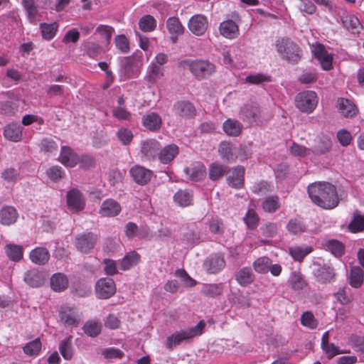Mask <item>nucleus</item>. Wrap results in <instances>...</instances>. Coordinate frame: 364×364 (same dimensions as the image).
<instances>
[{
	"label": "nucleus",
	"instance_id": "obj_1",
	"mask_svg": "<svg viewBox=\"0 0 364 364\" xmlns=\"http://www.w3.org/2000/svg\"><path fill=\"white\" fill-rule=\"evenodd\" d=\"M308 193L312 202L323 209H333L339 202L336 187L328 182L309 185Z\"/></svg>",
	"mask_w": 364,
	"mask_h": 364
},
{
	"label": "nucleus",
	"instance_id": "obj_2",
	"mask_svg": "<svg viewBox=\"0 0 364 364\" xmlns=\"http://www.w3.org/2000/svg\"><path fill=\"white\" fill-rule=\"evenodd\" d=\"M206 324L204 321H200L193 327L186 330L176 331L168 336L165 342V346L170 350H172L176 346L180 345L183 341H187L196 336H200Z\"/></svg>",
	"mask_w": 364,
	"mask_h": 364
},
{
	"label": "nucleus",
	"instance_id": "obj_3",
	"mask_svg": "<svg viewBox=\"0 0 364 364\" xmlns=\"http://www.w3.org/2000/svg\"><path fill=\"white\" fill-rule=\"evenodd\" d=\"M275 47L280 57L290 63H297L302 57L299 46L288 38L278 39Z\"/></svg>",
	"mask_w": 364,
	"mask_h": 364
},
{
	"label": "nucleus",
	"instance_id": "obj_4",
	"mask_svg": "<svg viewBox=\"0 0 364 364\" xmlns=\"http://www.w3.org/2000/svg\"><path fill=\"white\" fill-rule=\"evenodd\" d=\"M181 65L183 68H188L198 80L206 79L215 72V65L205 60H185L181 62Z\"/></svg>",
	"mask_w": 364,
	"mask_h": 364
},
{
	"label": "nucleus",
	"instance_id": "obj_5",
	"mask_svg": "<svg viewBox=\"0 0 364 364\" xmlns=\"http://www.w3.org/2000/svg\"><path fill=\"white\" fill-rule=\"evenodd\" d=\"M318 104L317 94L312 90L298 93L295 98L296 107L302 112H312Z\"/></svg>",
	"mask_w": 364,
	"mask_h": 364
},
{
	"label": "nucleus",
	"instance_id": "obj_6",
	"mask_svg": "<svg viewBox=\"0 0 364 364\" xmlns=\"http://www.w3.org/2000/svg\"><path fill=\"white\" fill-rule=\"evenodd\" d=\"M261 117V109L257 102L245 104L240 109V118L250 125L256 122Z\"/></svg>",
	"mask_w": 364,
	"mask_h": 364
},
{
	"label": "nucleus",
	"instance_id": "obj_7",
	"mask_svg": "<svg viewBox=\"0 0 364 364\" xmlns=\"http://www.w3.org/2000/svg\"><path fill=\"white\" fill-rule=\"evenodd\" d=\"M66 199L68 208L71 212L77 213L85 208V199L79 190L73 188L68 191Z\"/></svg>",
	"mask_w": 364,
	"mask_h": 364
},
{
	"label": "nucleus",
	"instance_id": "obj_8",
	"mask_svg": "<svg viewBox=\"0 0 364 364\" xmlns=\"http://www.w3.org/2000/svg\"><path fill=\"white\" fill-rule=\"evenodd\" d=\"M140 69V62L134 57H127L124 60L120 71V77L123 80L136 77Z\"/></svg>",
	"mask_w": 364,
	"mask_h": 364
},
{
	"label": "nucleus",
	"instance_id": "obj_9",
	"mask_svg": "<svg viewBox=\"0 0 364 364\" xmlns=\"http://www.w3.org/2000/svg\"><path fill=\"white\" fill-rule=\"evenodd\" d=\"M97 296L100 299H107L116 291L114 281L111 278H102L97 281L95 286Z\"/></svg>",
	"mask_w": 364,
	"mask_h": 364
},
{
	"label": "nucleus",
	"instance_id": "obj_10",
	"mask_svg": "<svg viewBox=\"0 0 364 364\" xmlns=\"http://www.w3.org/2000/svg\"><path fill=\"white\" fill-rule=\"evenodd\" d=\"M208 26V19L206 16L202 14L193 16L188 23V27L191 33L198 36L203 35L207 31Z\"/></svg>",
	"mask_w": 364,
	"mask_h": 364
},
{
	"label": "nucleus",
	"instance_id": "obj_11",
	"mask_svg": "<svg viewBox=\"0 0 364 364\" xmlns=\"http://www.w3.org/2000/svg\"><path fill=\"white\" fill-rule=\"evenodd\" d=\"M159 144L155 139H146L141 141L140 156L142 161L154 159L158 154Z\"/></svg>",
	"mask_w": 364,
	"mask_h": 364
},
{
	"label": "nucleus",
	"instance_id": "obj_12",
	"mask_svg": "<svg viewBox=\"0 0 364 364\" xmlns=\"http://www.w3.org/2000/svg\"><path fill=\"white\" fill-rule=\"evenodd\" d=\"M97 240V236L95 234L91 232L82 234L76 237L75 246L81 252L87 253L94 248Z\"/></svg>",
	"mask_w": 364,
	"mask_h": 364
},
{
	"label": "nucleus",
	"instance_id": "obj_13",
	"mask_svg": "<svg viewBox=\"0 0 364 364\" xmlns=\"http://www.w3.org/2000/svg\"><path fill=\"white\" fill-rule=\"evenodd\" d=\"M314 276L316 280L321 284H328L334 282L336 277L335 270L328 265H318L314 270Z\"/></svg>",
	"mask_w": 364,
	"mask_h": 364
},
{
	"label": "nucleus",
	"instance_id": "obj_14",
	"mask_svg": "<svg viewBox=\"0 0 364 364\" xmlns=\"http://www.w3.org/2000/svg\"><path fill=\"white\" fill-rule=\"evenodd\" d=\"M175 114L182 118L191 119L196 115V109L193 104L187 100L176 102L173 105Z\"/></svg>",
	"mask_w": 364,
	"mask_h": 364
},
{
	"label": "nucleus",
	"instance_id": "obj_15",
	"mask_svg": "<svg viewBox=\"0 0 364 364\" xmlns=\"http://www.w3.org/2000/svg\"><path fill=\"white\" fill-rule=\"evenodd\" d=\"M60 320L67 326H77L80 321L79 312L73 307L63 306L60 311Z\"/></svg>",
	"mask_w": 364,
	"mask_h": 364
},
{
	"label": "nucleus",
	"instance_id": "obj_16",
	"mask_svg": "<svg viewBox=\"0 0 364 364\" xmlns=\"http://www.w3.org/2000/svg\"><path fill=\"white\" fill-rule=\"evenodd\" d=\"M203 266L209 274H217L225 267V261L222 255L215 254L208 257Z\"/></svg>",
	"mask_w": 364,
	"mask_h": 364
},
{
	"label": "nucleus",
	"instance_id": "obj_17",
	"mask_svg": "<svg viewBox=\"0 0 364 364\" xmlns=\"http://www.w3.org/2000/svg\"><path fill=\"white\" fill-rule=\"evenodd\" d=\"M245 171V168L242 166H237L234 168L231 174L228 176L226 179L228 186L235 189L243 188Z\"/></svg>",
	"mask_w": 364,
	"mask_h": 364
},
{
	"label": "nucleus",
	"instance_id": "obj_18",
	"mask_svg": "<svg viewBox=\"0 0 364 364\" xmlns=\"http://www.w3.org/2000/svg\"><path fill=\"white\" fill-rule=\"evenodd\" d=\"M122 210L121 205L116 200L109 198L101 204L99 213L103 217H114Z\"/></svg>",
	"mask_w": 364,
	"mask_h": 364
},
{
	"label": "nucleus",
	"instance_id": "obj_19",
	"mask_svg": "<svg viewBox=\"0 0 364 364\" xmlns=\"http://www.w3.org/2000/svg\"><path fill=\"white\" fill-rule=\"evenodd\" d=\"M337 104L340 114L346 118L354 117L358 114L357 107L348 99L338 98Z\"/></svg>",
	"mask_w": 364,
	"mask_h": 364
},
{
	"label": "nucleus",
	"instance_id": "obj_20",
	"mask_svg": "<svg viewBox=\"0 0 364 364\" xmlns=\"http://www.w3.org/2000/svg\"><path fill=\"white\" fill-rule=\"evenodd\" d=\"M314 55L316 59L321 63L323 70H329L332 68V56L328 53L324 46L318 44L313 50Z\"/></svg>",
	"mask_w": 364,
	"mask_h": 364
},
{
	"label": "nucleus",
	"instance_id": "obj_21",
	"mask_svg": "<svg viewBox=\"0 0 364 364\" xmlns=\"http://www.w3.org/2000/svg\"><path fill=\"white\" fill-rule=\"evenodd\" d=\"M130 174L136 183L144 185L150 181L152 172L141 166L136 165L130 169Z\"/></svg>",
	"mask_w": 364,
	"mask_h": 364
},
{
	"label": "nucleus",
	"instance_id": "obj_22",
	"mask_svg": "<svg viewBox=\"0 0 364 364\" xmlns=\"http://www.w3.org/2000/svg\"><path fill=\"white\" fill-rule=\"evenodd\" d=\"M59 161L65 166L73 168L78 164L79 156H77L70 147L65 146L61 148Z\"/></svg>",
	"mask_w": 364,
	"mask_h": 364
},
{
	"label": "nucleus",
	"instance_id": "obj_23",
	"mask_svg": "<svg viewBox=\"0 0 364 364\" xmlns=\"http://www.w3.org/2000/svg\"><path fill=\"white\" fill-rule=\"evenodd\" d=\"M255 279V275L250 267L240 269L235 274V279L242 287L251 284Z\"/></svg>",
	"mask_w": 364,
	"mask_h": 364
},
{
	"label": "nucleus",
	"instance_id": "obj_24",
	"mask_svg": "<svg viewBox=\"0 0 364 364\" xmlns=\"http://www.w3.org/2000/svg\"><path fill=\"white\" fill-rule=\"evenodd\" d=\"M166 28L171 34L170 39L173 43L178 41V36L182 35L184 28L176 17H171L167 20Z\"/></svg>",
	"mask_w": 364,
	"mask_h": 364
},
{
	"label": "nucleus",
	"instance_id": "obj_25",
	"mask_svg": "<svg viewBox=\"0 0 364 364\" xmlns=\"http://www.w3.org/2000/svg\"><path fill=\"white\" fill-rule=\"evenodd\" d=\"M18 217L17 210L12 206L3 207L0 210V223L11 225L15 223Z\"/></svg>",
	"mask_w": 364,
	"mask_h": 364
},
{
	"label": "nucleus",
	"instance_id": "obj_26",
	"mask_svg": "<svg viewBox=\"0 0 364 364\" xmlns=\"http://www.w3.org/2000/svg\"><path fill=\"white\" fill-rule=\"evenodd\" d=\"M230 167L219 162H213L209 166L208 176L211 181H218L230 172Z\"/></svg>",
	"mask_w": 364,
	"mask_h": 364
},
{
	"label": "nucleus",
	"instance_id": "obj_27",
	"mask_svg": "<svg viewBox=\"0 0 364 364\" xmlns=\"http://www.w3.org/2000/svg\"><path fill=\"white\" fill-rule=\"evenodd\" d=\"M4 137L11 141L18 142L22 139V127L17 123H11L5 127Z\"/></svg>",
	"mask_w": 364,
	"mask_h": 364
},
{
	"label": "nucleus",
	"instance_id": "obj_28",
	"mask_svg": "<svg viewBox=\"0 0 364 364\" xmlns=\"http://www.w3.org/2000/svg\"><path fill=\"white\" fill-rule=\"evenodd\" d=\"M288 284L292 290L299 291L304 289L308 285V283L300 272L294 271L289 275Z\"/></svg>",
	"mask_w": 364,
	"mask_h": 364
},
{
	"label": "nucleus",
	"instance_id": "obj_29",
	"mask_svg": "<svg viewBox=\"0 0 364 364\" xmlns=\"http://www.w3.org/2000/svg\"><path fill=\"white\" fill-rule=\"evenodd\" d=\"M29 257L33 263L44 265L50 259V253L46 248L38 247L30 252Z\"/></svg>",
	"mask_w": 364,
	"mask_h": 364
},
{
	"label": "nucleus",
	"instance_id": "obj_30",
	"mask_svg": "<svg viewBox=\"0 0 364 364\" xmlns=\"http://www.w3.org/2000/svg\"><path fill=\"white\" fill-rule=\"evenodd\" d=\"M332 146L331 139L327 136L320 137L311 149V153L314 155H323L328 152Z\"/></svg>",
	"mask_w": 364,
	"mask_h": 364
},
{
	"label": "nucleus",
	"instance_id": "obj_31",
	"mask_svg": "<svg viewBox=\"0 0 364 364\" xmlns=\"http://www.w3.org/2000/svg\"><path fill=\"white\" fill-rule=\"evenodd\" d=\"M363 279L364 272L361 267L353 266L350 268L348 282L353 288L358 289L361 287L363 284Z\"/></svg>",
	"mask_w": 364,
	"mask_h": 364
},
{
	"label": "nucleus",
	"instance_id": "obj_32",
	"mask_svg": "<svg viewBox=\"0 0 364 364\" xmlns=\"http://www.w3.org/2000/svg\"><path fill=\"white\" fill-rule=\"evenodd\" d=\"M68 277L63 273H55L50 277V287L57 292L63 291L68 287Z\"/></svg>",
	"mask_w": 364,
	"mask_h": 364
},
{
	"label": "nucleus",
	"instance_id": "obj_33",
	"mask_svg": "<svg viewBox=\"0 0 364 364\" xmlns=\"http://www.w3.org/2000/svg\"><path fill=\"white\" fill-rule=\"evenodd\" d=\"M184 172L187 176H188L191 181H199L205 178L206 175V168L203 164L198 163L192 168H185Z\"/></svg>",
	"mask_w": 364,
	"mask_h": 364
},
{
	"label": "nucleus",
	"instance_id": "obj_34",
	"mask_svg": "<svg viewBox=\"0 0 364 364\" xmlns=\"http://www.w3.org/2000/svg\"><path fill=\"white\" fill-rule=\"evenodd\" d=\"M23 279L27 284L32 287H39L44 282L43 274L35 269L26 272Z\"/></svg>",
	"mask_w": 364,
	"mask_h": 364
},
{
	"label": "nucleus",
	"instance_id": "obj_35",
	"mask_svg": "<svg viewBox=\"0 0 364 364\" xmlns=\"http://www.w3.org/2000/svg\"><path fill=\"white\" fill-rule=\"evenodd\" d=\"M219 28L220 34L228 38H235L239 31L237 25L232 20L222 22Z\"/></svg>",
	"mask_w": 364,
	"mask_h": 364
},
{
	"label": "nucleus",
	"instance_id": "obj_36",
	"mask_svg": "<svg viewBox=\"0 0 364 364\" xmlns=\"http://www.w3.org/2000/svg\"><path fill=\"white\" fill-rule=\"evenodd\" d=\"M124 232L127 237L129 239H132L134 237H139L141 238H146L149 237L148 229L142 228L139 230L136 224L132 222H129L126 225Z\"/></svg>",
	"mask_w": 364,
	"mask_h": 364
},
{
	"label": "nucleus",
	"instance_id": "obj_37",
	"mask_svg": "<svg viewBox=\"0 0 364 364\" xmlns=\"http://www.w3.org/2000/svg\"><path fill=\"white\" fill-rule=\"evenodd\" d=\"M193 193L188 190H179L173 196L174 202L181 207L192 205Z\"/></svg>",
	"mask_w": 364,
	"mask_h": 364
},
{
	"label": "nucleus",
	"instance_id": "obj_38",
	"mask_svg": "<svg viewBox=\"0 0 364 364\" xmlns=\"http://www.w3.org/2000/svg\"><path fill=\"white\" fill-rule=\"evenodd\" d=\"M348 228L350 232L353 233L364 230V214L362 215L358 210H355Z\"/></svg>",
	"mask_w": 364,
	"mask_h": 364
},
{
	"label": "nucleus",
	"instance_id": "obj_39",
	"mask_svg": "<svg viewBox=\"0 0 364 364\" xmlns=\"http://www.w3.org/2000/svg\"><path fill=\"white\" fill-rule=\"evenodd\" d=\"M144 127L149 131L156 132L159 128V115L156 112H150L142 118Z\"/></svg>",
	"mask_w": 364,
	"mask_h": 364
},
{
	"label": "nucleus",
	"instance_id": "obj_40",
	"mask_svg": "<svg viewBox=\"0 0 364 364\" xmlns=\"http://www.w3.org/2000/svg\"><path fill=\"white\" fill-rule=\"evenodd\" d=\"M218 153L225 161H235L237 158L233 154L232 144L225 141L220 143Z\"/></svg>",
	"mask_w": 364,
	"mask_h": 364
},
{
	"label": "nucleus",
	"instance_id": "obj_41",
	"mask_svg": "<svg viewBox=\"0 0 364 364\" xmlns=\"http://www.w3.org/2000/svg\"><path fill=\"white\" fill-rule=\"evenodd\" d=\"M242 129V125L237 120L228 119L223 123V130L229 136H239Z\"/></svg>",
	"mask_w": 364,
	"mask_h": 364
},
{
	"label": "nucleus",
	"instance_id": "obj_42",
	"mask_svg": "<svg viewBox=\"0 0 364 364\" xmlns=\"http://www.w3.org/2000/svg\"><path fill=\"white\" fill-rule=\"evenodd\" d=\"M102 323L99 320H89L84 324L82 329L85 334L90 337L97 336L102 331Z\"/></svg>",
	"mask_w": 364,
	"mask_h": 364
},
{
	"label": "nucleus",
	"instance_id": "obj_43",
	"mask_svg": "<svg viewBox=\"0 0 364 364\" xmlns=\"http://www.w3.org/2000/svg\"><path fill=\"white\" fill-rule=\"evenodd\" d=\"M178 154V147L175 144H169L166 146L161 150V163L168 164Z\"/></svg>",
	"mask_w": 364,
	"mask_h": 364
},
{
	"label": "nucleus",
	"instance_id": "obj_44",
	"mask_svg": "<svg viewBox=\"0 0 364 364\" xmlns=\"http://www.w3.org/2000/svg\"><path fill=\"white\" fill-rule=\"evenodd\" d=\"M5 252L7 257L14 262H18L23 257V247L15 244H8L5 246Z\"/></svg>",
	"mask_w": 364,
	"mask_h": 364
},
{
	"label": "nucleus",
	"instance_id": "obj_45",
	"mask_svg": "<svg viewBox=\"0 0 364 364\" xmlns=\"http://www.w3.org/2000/svg\"><path fill=\"white\" fill-rule=\"evenodd\" d=\"M343 26L352 33H359L361 24L358 18L353 15H346L341 18Z\"/></svg>",
	"mask_w": 364,
	"mask_h": 364
},
{
	"label": "nucleus",
	"instance_id": "obj_46",
	"mask_svg": "<svg viewBox=\"0 0 364 364\" xmlns=\"http://www.w3.org/2000/svg\"><path fill=\"white\" fill-rule=\"evenodd\" d=\"M287 230L293 235H300L306 232V225L299 218H291L287 225Z\"/></svg>",
	"mask_w": 364,
	"mask_h": 364
},
{
	"label": "nucleus",
	"instance_id": "obj_47",
	"mask_svg": "<svg viewBox=\"0 0 364 364\" xmlns=\"http://www.w3.org/2000/svg\"><path fill=\"white\" fill-rule=\"evenodd\" d=\"M223 285L222 284H206L201 289V294L208 297H215L222 294Z\"/></svg>",
	"mask_w": 364,
	"mask_h": 364
},
{
	"label": "nucleus",
	"instance_id": "obj_48",
	"mask_svg": "<svg viewBox=\"0 0 364 364\" xmlns=\"http://www.w3.org/2000/svg\"><path fill=\"white\" fill-rule=\"evenodd\" d=\"M139 259L140 257L136 252H129L121 261L120 269L124 271L131 269L138 264Z\"/></svg>",
	"mask_w": 364,
	"mask_h": 364
},
{
	"label": "nucleus",
	"instance_id": "obj_49",
	"mask_svg": "<svg viewBox=\"0 0 364 364\" xmlns=\"http://www.w3.org/2000/svg\"><path fill=\"white\" fill-rule=\"evenodd\" d=\"M159 55H156L155 61L147 69L146 79L151 83H155L159 78Z\"/></svg>",
	"mask_w": 364,
	"mask_h": 364
},
{
	"label": "nucleus",
	"instance_id": "obj_50",
	"mask_svg": "<svg viewBox=\"0 0 364 364\" xmlns=\"http://www.w3.org/2000/svg\"><path fill=\"white\" fill-rule=\"evenodd\" d=\"M271 261L268 257H259L253 262V269L259 274H266L269 272Z\"/></svg>",
	"mask_w": 364,
	"mask_h": 364
},
{
	"label": "nucleus",
	"instance_id": "obj_51",
	"mask_svg": "<svg viewBox=\"0 0 364 364\" xmlns=\"http://www.w3.org/2000/svg\"><path fill=\"white\" fill-rule=\"evenodd\" d=\"M58 28V26L56 23H41L40 25L42 36L44 39L48 41L55 37Z\"/></svg>",
	"mask_w": 364,
	"mask_h": 364
},
{
	"label": "nucleus",
	"instance_id": "obj_52",
	"mask_svg": "<svg viewBox=\"0 0 364 364\" xmlns=\"http://www.w3.org/2000/svg\"><path fill=\"white\" fill-rule=\"evenodd\" d=\"M271 81L270 75L264 73H255L247 75L245 82L252 85H262Z\"/></svg>",
	"mask_w": 364,
	"mask_h": 364
},
{
	"label": "nucleus",
	"instance_id": "obj_53",
	"mask_svg": "<svg viewBox=\"0 0 364 364\" xmlns=\"http://www.w3.org/2000/svg\"><path fill=\"white\" fill-rule=\"evenodd\" d=\"M289 251L291 256L295 260L301 262L312 251V248L310 247H306L305 248L301 247H289Z\"/></svg>",
	"mask_w": 364,
	"mask_h": 364
},
{
	"label": "nucleus",
	"instance_id": "obj_54",
	"mask_svg": "<svg viewBox=\"0 0 364 364\" xmlns=\"http://www.w3.org/2000/svg\"><path fill=\"white\" fill-rule=\"evenodd\" d=\"M139 28L144 32H150L156 26V21L154 18L150 15L143 16L139 22Z\"/></svg>",
	"mask_w": 364,
	"mask_h": 364
},
{
	"label": "nucleus",
	"instance_id": "obj_55",
	"mask_svg": "<svg viewBox=\"0 0 364 364\" xmlns=\"http://www.w3.org/2000/svg\"><path fill=\"white\" fill-rule=\"evenodd\" d=\"M326 247L336 257H340L344 254V245L338 240H329Z\"/></svg>",
	"mask_w": 364,
	"mask_h": 364
},
{
	"label": "nucleus",
	"instance_id": "obj_56",
	"mask_svg": "<svg viewBox=\"0 0 364 364\" xmlns=\"http://www.w3.org/2000/svg\"><path fill=\"white\" fill-rule=\"evenodd\" d=\"M259 218L253 209H249L244 217V221L248 229L255 230L258 225Z\"/></svg>",
	"mask_w": 364,
	"mask_h": 364
},
{
	"label": "nucleus",
	"instance_id": "obj_57",
	"mask_svg": "<svg viewBox=\"0 0 364 364\" xmlns=\"http://www.w3.org/2000/svg\"><path fill=\"white\" fill-rule=\"evenodd\" d=\"M289 151L290 154L294 156L305 157L310 155L311 149L306 148L303 145L294 142L289 147Z\"/></svg>",
	"mask_w": 364,
	"mask_h": 364
},
{
	"label": "nucleus",
	"instance_id": "obj_58",
	"mask_svg": "<svg viewBox=\"0 0 364 364\" xmlns=\"http://www.w3.org/2000/svg\"><path fill=\"white\" fill-rule=\"evenodd\" d=\"M279 206V198L277 196L268 197L262 203L264 210L268 213L275 212Z\"/></svg>",
	"mask_w": 364,
	"mask_h": 364
},
{
	"label": "nucleus",
	"instance_id": "obj_59",
	"mask_svg": "<svg viewBox=\"0 0 364 364\" xmlns=\"http://www.w3.org/2000/svg\"><path fill=\"white\" fill-rule=\"evenodd\" d=\"M59 350L62 356L65 360H70L73 356V350L71 346V338L69 337L65 340L60 342L59 346Z\"/></svg>",
	"mask_w": 364,
	"mask_h": 364
},
{
	"label": "nucleus",
	"instance_id": "obj_60",
	"mask_svg": "<svg viewBox=\"0 0 364 364\" xmlns=\"http://www.w3.org/2000/svg\"><path fill=\"white\" fill-rule=\"evenodd\" d=\"M301 323L311 329H314L318 326V321L311 311H306L301 315Z\"/></svg>",
	"mask_w": 364,
	"mask_h": 364
},
{
	"label": "nucleus",
	"instance_id": "obj_61",
	"mask_svg": "<svg viewBox=\"0 0 364 364\" xmlns=\"http://www.w3.org/2000/svg\"><path fill=\"white\" fill-rule=\"evenodd\" d=\"M41 349V343L38 338L27 343L23 347V351L28 355H37Z\"/></svg>",
	"mask_w": 364,
	"mask_h": 364
},
{
	"label": "nucleus",
	"instance_id": "obj_62",
	"mask_svg": "<svg viewBox=\"0 0 364 364\" xmlns=\"http://www.w3.org/2000/svg\"><path fill=\"white\" fill-rule=\"evenodd\" d=\"M271 185L264 181L255 183L251 188L252 191L255 194L265 195L272 191Z\"/></svg>",
	"mask_w": 364,
	"mask_h": 364
},
{
	"label": "nucleus",
	"instance_id": "obj_63",
	"mask_svg": "<svg viewBox=\"0 0 364 364\" xmlns=\"http://www.w3.org/2000/svg\"><path fill=\"white\" fill-rule=\"evenodd\" d=\"M175 274L181 279L186 287H192L196 284V282L183 269H177Z\"/></svg>",
	"mask_w": 364,
	"mask_h": 364
},
{
	"label": "nucleus",
	"instance_id": "obj_64",
	"mask_svg": "<svg viewBox=\"0 0 364 364\" xmlns=\"http://www.w3.org/2000/svg\"><path fill=\"white\" fill-rule=\"evenodd\" d=\"M209 230L211 233L221 235L224 232V225L223 222L218 218H212L209 223Z\"/></svg>",
	"mask_w": 364,
	"mask_h": 364
}]
</instances>
